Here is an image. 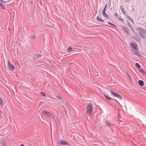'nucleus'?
I'll list each match as a JSON object with an SVG mask.
<instances>
[{"label": "nucleus", "mask_w": 146, "mask_h": 146, "mask_svg": "<svg viewBox=\"0 0 146 146\" xmlns=\"http://www.w3.org/2000/svg\"><path fill=\"white\" fill-rule=\"evenodd\" d=\"M130 45L131 46V47L132 48H134V52L135 54L138 56H140L141 54L138 51V49L137 48L138 46L136 43L134 44L133 43H131Z\"/></svg>", "instance_id": "nucleus-1"}, {"label": "nucleus", "mask_w": 146, "mask_h": 146, "mask_svg": "<svg viewBox=\"0 0 146 146\" xmlns=\"http://www.w3.org/2000/svg\"><path fill=\"white\" fill-rule=\"evenodd\" d=\"M137 30L138 31L139 33V35L143 38H146V36L145 35V30L144 29L141 27H138L136 28Z\"/></svg>", "instance_id": "nucleus-2"}, {"label": "nucleus", "mask_w": 146, "mask_h": 146, "mask_svg": "<svg viewBox=\"0 0 146 146\" xmlns=\"http://www.w3.org/2000/svg\"><path fill=\"white\" fill-rule=\"evenodd\" d=\"M92 105L91 103H89L87 107L86 113L90 116L92 113Z\"/></svg>", "instance_id": "nucleus-3"}, {"label": "nucleus", "mask_w": 146, "mask_h": 146, "mask_svg": "<svg viewBox=\"0 0 146 146\" xmlns=\"http://www.w3.org/2000/svg\"><path fill=\"white\" fill-rule=\"evenodd\" d=\"M57 144L60 145H70V144L66 140L60 139L57 141Z\"/></svg>", "instance_id": "nucleus-4"}, {"label": "nucleus", "mask_w": 146, "mask_h": 146, "mask_svg": "<svg viewBox=\"0 0 146 146\" xmlns=\"http://www.w3.org/2000/svg\"><path fill=\"white\" fill-rule=\"evenodd\" d=\"M8 67L11 70L13 71L15 70L14 66L11 64L9 61H8Z\"/></svg>", "instance_id": "nucleus-5"}, {"label": "nucleus", "mask_w": 146, "mask_h": 146, "mask_svg": "<svg viewBox=\"0 0 146 146\" xmlns=\"http://www.w3.org/2000/svg\"><path fill=\"white\" fill-rule=\"evenodd\" d=\"M122 29L125 31V33H126L127 35H129L130 32L129 31V28H128L123 26L122 27Z\"/></svg>", "instance_id": "nucleus-6"}, {"label": "nucleus", "mask_w": 146, "mask_h": 146, "mask_svg": "<svg viewBox=\"0 0 146 146\" xmlns=\"http://www.w3.org/2000/svg\"><path fill=\"white\" fill-rule=\"evenodd\" d=\"M41 55L40 54H35L34 56L32 59L33 60H36L37 58H40L41 57Z\"/></svg>", "instance_id": "nucleus-7"}, {"label": "nucleus", "mask_w": 146, "mask_h": 146, "mask_svg": "<svg viewBox=\"0 0 146 146\" xmlns=\"http://www.w3.org/2000/svg\"><path fill=\"white\" fill-rule=\"evenodd\" d=\"M105 124L107 127H111V124L110 121H105Z\"/></svg>", "instance_id": "nucleus-8"}, {"label": "nucleus", "mask_w": 146, "mask_h": 146, "mask_svg": "<svg viewBox=\"0 0 146 146\" xmlns=\"http://www.w3.org/2000/svg\"><path fill=\"white\" fill-rule=\"evenodd\" d=\"M50 113L48 111L45 110H43L42 111V114L44 115L47 116H48Z\"/></svg>", "instance_id": "nucleus-9"}, {"label": "nucleus", "mask_w": 146, "mask_h": 146, "mask_svg": "<svg viewBox=\"0 0 146 146\" xmlns=\"http://www.w3.org/2000/svg\"><path fill=\"white\" fill-rule=\"evenodd\" d=\"M102 14L103 16L104 17H105L107 18L110 19V18L109 17L108 15V14H107L106 13V12L102 13Z\"/></svg>", "instance_id": "nucleus-10"}, {"label": "nucleus", "mask_w": 146, "mask_h": 146, "mask_svg": "<svg viewBox=\"0 0 146 146\" xmlns=\"http://www.w3.org/2000/svg\"><path fill=\"white\" fill-rule=\"evenodd\" d=\"M96 19L98 21L101 23L104 22V21L102 19H100L99 16H98L96 18Z\"/></svg>", "instance_id": "nucleus-11"}, {"label": "nucleus", "mask_w": 146, "mask_h": 146, "mask_svg": "<svg viewBox=\"0 0 146 146\" xmlns=\"http://www.w3.org/2000/svg\"><path fill=\"white\" fill-rule=\"evenodd\" d=\"M138 83L141 86H143L144 85V82L142 80H139Z\"/></svg>", "instance_id": "nucleus-12"}, {"label": "nucleus", "mask_w": 146, "mask_h": 146, "mask_svg": "<svg viewBox=\"0 0 146 146\" xmlns=\"http://www.w3.org/2000/svg\"><path fill=\"white\" fill-rule=\"evenodd\" d=\"M0 105L2 107L4 105L3 101V99L0 97Z\"/></svg>", "instance_id": "nucleus-13"}, {"label": "nucleus", "mask_w": 146, "mask_h": 146, "mask_svg": "<svg viewBox=\"0 0 146 146\" xmlns=\"http://www.w3.org/2000/svg\"><path fill=\"white\" fill-rule=\"evenodd\" d=\"M114 96L117 98L121 100H122V98L121 97V96L120 95H119V94H117V93H116V94Z\"/></svg>", "instance_id": "nucleus-14"}, {"label": "nucleus", "mask_w": 146, "mask_h": 146, "mask_svg": "<svg viewBox=\"0 0 146 146\" xmlns=\"http://www.w3.org/2000/svg\"><path fill=\"white\" fill-rule=\"evenodd\" d=\"M48 116L50 117V118L54 120H55V118L54 117L52 113H50L49 114Z\"/></svg>", "instance_id": "nucleus-15"}, {"label": "nucleus", "mask_w": 146, "mask_h": 146, "mask_svg": "<svg viewBox=\"0 0 146 146\" xmlns=\"http://www.w3.org/2000/svg\"><path fill=\"white\" fill-rule=\"evenodd\" d=\"M29 38L31 39H34L36 36L35 35H31L29 36Z\"/></svg>", "instance_id": "nucleus-16"}, {"label": "nucleus", "mask_w": 146, "mask_h": 146, "mask_svg": "<svg viewBox=\"0 0 146 146\" xmlns=\"http://www.w3.org/2000/svg\"><path fill=\"white\" fill-rule=\"evenodd\" d=\"M135 66L138 69H140V66L137 63H135Z\"/></svg>", "instance_id": "nucleus-17"}, {"label": "nucleus", "mask_w": 146, "mask_h": 146, "mask_svg": "<svg viewBox=\"0 0 146 146\" xmlns=\"http://www.w3.org/2000/svg\"><path fill=\"white\" fill-rule=\"evenodd\" d=\"M108 24H110V25H112V26H113V28H115V27H116V25H114V24H113L111 23H110V22H108Z\"/></svg>", "instance_id": "nucleus-18"}, {"label": "nucleus", "mask_w": 146, "mask_h": 146, "mask_svg": "<svg viewBox=\"0 0 146 146\" xmlns=\"http://www.w3.org/2000/svg\"><path fill=\"white\" fill-rule=\"evenodd\" d=\"M108 24H110V25H112V26H113V28H115V27H116V25H114V24H113L111 23H110V22H108Z\"/></svg>", "instance_id": "nucleus-19"}, {"label": "nucleus", "mask_w": 146, "mask_h": 146, "mask_svg": "<svg viewBox=\"0 0 146 146\" xmlns=\"http://www.w3.org/2000/svg\"><path fill=\"white\" fill-rule=\"evenodd\" d=\"M108 24H110V25H112V26H113V28H115V27H116V25H114V24H113L111 23H110V22H108Z\"/></svg>", "instance_id": "nucleus-20"}, {"label": "nucleus", "mask_w": 146, "mask_h": 146, "mask_svg": "<svg viewBox=\"0 0 146 146\" xmlns=\"http://www.w3.org/2000/svg\"><path fill=\"white\" fill-rule=\"evenodd\" d=\"M110 92H111V94L113 95V96H115V95L116 94V93L115 92H113L111 90H110Z\"/></svg>", "instance_id": "nucleus-21"}, {"label": "nucleus", "mask_w": 146, "mask_h": 146, "mask_svg": "<svg viewBox=\"0 0 146 146\" xmlns=\"http://www.w3.org/2000/svg\"><path fill=\"white\" fill-rule=\"evenodd\" d=\"M0 7L3 9H5V7L1 3H0Z\"/></svg>", "instance_id": "nucleus-22"}, {"label": "nucleus", "mask_w": 146, "mask_h": 146, "mask_svg": "<svg viewBox=\"0 0 146 146\" xmlns=\"http://www.w3.org/2000/svg\"><path fill=\"white\" fill-rule=\"evenodd\" d=\"M139 71H140V72L142 74H143V73H144V72H145L144 70L142 69H140L139 70Z\"/></svg>", "instance_id": "nucleus-23"}, {"label": "nucleus", "mask_w": 146, "mask_h": 146, "mask_svg": "<svg viewBox=\"0 0 146 146\" xmlns=\"http://www.w3.org/2000/svg\"><path fill=\"white\" fill-rule=\"evenodd\" d=\"M72 48L70 46H69L67 49V51L68 52H71L72 51Z\"/></svg>", "instance_id": "nucleus-24"}, {"label": "nucleus", "mask_w": 146, "mask_h": 146, "mask_svg": "<svg viewBox=\"0 0 146 146\" xmlns=\"http://www.w3.org/2000/svg\"><path fill=\"white\" fill-rule=\"evenodd\" d=\"M107 4H106L105 7L104 8V9H103L102 13L105 12H106V8L107 7Z\"/></svg>", "instance_id": "nucleus-25"}, {"label": "nucleus", "mask_w": 146, "mask_h": 146, "mask_svg": "<svg viewBox=\"0 0 146 146\" xmlns=\"http://www.w3.org/2000/svg\"><path fill=\"white\" fill-rule=\"evenodd\" d=\"M106 99H107L109 100H111V97H109L108 96H106Z\"/></svg>", "instance_id": "nucleus-26"}, {"label": "nucleus", "mask_w": 146, "mask_h": 146, "mask_svg": "<svg viewBox=\"0 0 146 146\" xmlns=\"http://www.w3.org/2000/svg\"><path fill=\"white\" fill-rule=\"evenodd\" d=\"M40 93L42 95V96H46V94L44 92H40Z\"/></svg>", "instance_id": "nucleus-27"}, {"label": "nucleus", "mask_w": 146, "mask_h": 146, "mask_svg": "<svg viewBox=\"0 0 146 146\" xmlns=\"http://www.w3.org/2000/svg\"><path fill=\"white\" fill-rule=\"evenodd\" d=\"M121 11L122 12V13L124 14H126V13L125 12V9H122V10H121Z\"/></svg>", "instance_id": "nucleus-28"}, {"label": "nucleus", "mask_w": 146, "mask_h": 146, "mask_svg": "<svg viewBox=\"0 0 146 146\" xmlns=\"http://www.w3.org/2000/svg\"><path fill=\"white\" fill-rule=\"evenodd\" d=\"M118 20L119 21H124L123 20V19H121V18H120V17H118Z\"/></svg>", "instance_id": "nucleus-29"}, {"label": "nucleus", "mask_w": 146, "mask_h": 146, "mask_svg": "<svg viewBox=\"0 0 146 146\" xmlns=\"http://www.w3.org/2000/svg\"><path fill=\"white\" fill-rule=\"evenodd\" d=\"M114 15L115 16V17H119L118 16V15L117 13H115Z\"/></svg>", "instance_id": "nucleus-30"}, {"label": "nucleus", "mask_w": 146, "mask_h": 146, "mask_svg": "<svg viewBox=\"0 0 146 146\" xmlns=\"http://www.w3.org/2000/svg\"><path fill=\"white\" fill-rule=\"evenodd\" d=\"M56 96L57 98H58L59 99H62V98L59 96L58 95Z\"/></svg>", "instance_id": "nucleus-31"}, {"label": "nucleus", "mask_w": 146, "mask_h": 146, "mask_svg": "<svg viewBox=\"0 0 146 146\" xmlns=\"http://www.w3.org/2000/svg\"><path fill=\"white\" fill-rule=\"evenodd\" d=\"M6 3V1H3L1 3L2 4H4Z\"/></svg>", "instance_id": "nucleus-32"}, {"label": "nucleus", "mask_w": 146, "mask_h": 146, "mask_svg": "<svg viewBox=\"0 0 146 146\" xmlns=\"http://www.w3.org/2000/svg\"><path fill=\"white\" fill-rule=\"evenodd\" d=\"M125 1L127 3H129L130 2V0H125Z\"/></svg>", "instance_id": "nucleus-33"}, {"label": "nucleus", "mask_w": 146, "mask_h": 146, "mask_svg": "<svg viewBox=\"0 0 146 146\" xmlns=\"http://www.w3.org/2000/svg\"><path fill=\"white\" fill-rule=\"evenodd\" d=\"M126 16L127 17V18L129 19V18H130V17L128 15H126Z\"/></svg>", "instance_id": "nucleus-34"}, {"label": "nucleus", "mask_w": 146, "mask_h": 146, "mask_svg": "<svg viewBox=\"0 0 146 146\" xmlns=\"http://www.w3.org/2000/svg\"><path fill=\"white\" fill-rule=\"evenodd\" d=\"M129 20H130L131 21H132V22H133V20L131 18H130L129 19Z\"/></svg>", "instance_id": "nucleus-35"}, {"label": "nucleus", "mask_w": 146, "mask_h": 146, "mask_svg": "<svg viewBox=\"0 0 146 146\" xmlns=\"http://www.w3.org/2000/svg\"><path fill=\"white\" fill-rule=\"evenodd\" d=\"M143 74L146 76V72H145Z\"/></svg>", "instance_id": "nucleus-36"}, {"label": "nucleus", "mask_w": 146, "mask_h": 146, "mask_svg": "<svg viewBox=\"0 0 146 146\" xmlns=\"http://www.w3.org/2000/svg\"><path fill=\"white\" fill-rule=\"evenodd\" d=\"M123 7L122 6H121L120 7V8H121V10H122V9H123L122 8Z\"/></svg>", "instance_id": "nucleus-37"}, {"label": "nucleus", "mask_w": 146, "mask_h": 146, "mask_svg": "<svg viewBox=\"0 0 146 146\" xmlns=\"http://www.w3.org/2000/svg\"><path fill=\"white\" fill-rule=\"evenodd\" d=\"M104 96L106 98V96H107L105 94H104Z\"/></svg>", "instance_id": "nucleus-38"}, {"label": "nucleus", "mask_w": 146, "mask_h": 146, "mask_svg": "<svg viewBox=\"0 0 146 146\" xmlns=\"http://www.w3.org/2000/svg\"><path fill=\"white\" fill-rule=\"evenodd\" d=\"M21 146H25L23 144H21Z\"/></svg>", "instance_id": "nucleus-39"}, {"label": "nucleus", "mask_w": 146, "mask_h": 146, "mask_svg": "<svg viewBox=\"0 0 146 146\" xmlns=\"http://www.w3.org/2000/svg\"><path fill=\"white\" fill-rule=\"evenodd\" d=\"M3 1V0H0V1L1 3Z\"/></svg>", "instance_id": "nucleus-40"}, {"label": "nucleus", "mask_w": 146, "mask_h": 146, "mask_svg": "<svg viewBox=\"0 0 146 146\" xmlns=\"http://www.w3.org/2000/svg\"><path fill=\"white\" fill-rule=\"evenodd\" d=\"M145 34H146V31H145Z\"/></svg>", "instance_id": "nucleus-41"}, {"label": "nucleus", "mask_w": 146, "mask_h": 146, "mask_svg": "<svg viewBox=\"0 0 146 146\" xmlns=\"http://www.w3.org/2000/svg\"><path fill=\"white\" fill-rule=\"evenodd\" d=\"M145 27L146 28V25H145Z\"/></svg>", "instance_id": "nucleus-42"}]
</instances>
